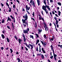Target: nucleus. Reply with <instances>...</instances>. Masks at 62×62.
I'll list each match as a JSON object with an SVG mask.
<instances>
[{
    "mask_svg": "<svg viewBox=\"0 0 62 62\" xmlns=\"http://www.w3.org/2000/svg\"><path fill=\"white\" fill-rule=\"evenodd\" d=\"M42 9L45 10L46 14H48V12L47 11V9H46V8L45 6H44V5H43L42 7Z\"/></svg>",
    "mask_w": 62,
    "mask_h": 62,
    "instance_id": "1",
    "label": "nucleus"
},
{
    "mask_svg": "<svg viewBox=\"0 0 62 62\" xmlns=\"http://www.w3.org/2000/svg\"><path fill=\"white\" fill-rule=\"evenodd\" d=\"M23 18H25V19L26 20V21H27V19H28V16L27 15V14H25V16H23Z\"/></svg>",
    "mask_w": 62,
    "mask_h": 62,
    "instance_id": "2",
    "label": "nucleus"
},
{
    "mask_svg": "<svg viewBox=\"0 0 62 62\" xmlns=\"http://www.w3.org/2000/svg\"><path fill=\"white\" fill-rule=\"evenodd\" d=\"M29 45L31 47V50H32L33 49V46L34 47H35V44H33V45L30 44H29Z\"/></svg>",
    "mask_w": 62,
    "mask_h": 62,
    "instance_id": "3",
    "label": "nucleus"
},
{
    "mask_svg": "<svg viewBox=\"0 0 62 62\" xmlns=\"http://www.w3.org/2000/svg\"><path fill=\"white\" fill-rule=\"evenodd\" d=\"M26 20L25 19L24 20L23 19H22V21L23 22V23H25V24H26Z\"/></svg>",
    "mask_w": 62,
    "mask_h": 62,
    "instance_id": "4",
    "label": "nucleus"
},
{
    "mask_svg": "<svg viewBox=\"0 0 62 62\" xmlns=\"http://www.w3.org/2000/svg\"><path fill=\"white\" fill-rule=\"evenodd\" d=\"M38 33L39 34H40V32L42 31V30H40V29H38Z\"/></svg>",
    "mask_w": 62,
    "mask_h": 62,
    "instance_id": "5",
    "label": "nucleus"
},
{
    "mask_svg": "<svg viewBox=\"0 0 62 62\" xmlns=\"http://www.w3.org/2000/svg\"><path fill=\"white\" fill-rule=\"evenodd\" d=\"M45 7H46V8H47V9L49 10V11H51V9H50V8H50V7H49V6H48L47 5V6H46Z\"/></svg>",
    "mask_w": 62,
    "mask_h": 62,
    "instance_id": "6",
    "label": "nucleus"
},
{
    "mask_svg": "<svg viewBox=\"0 0 62 62\" xmlns=\"http://www.w3.org/2000/svg\"><path fill=\"white\" fill-rule=\"evenodd\" d=\"M8 21H11V19H10V18L9 17V16H8V19H7V22H8Z\"/></svg>",
    "mask_w": 62,
    "mask_h": 62,
    "instance_id": "7",
    "label": "nucleus"
},
{
    "mask_svg": "<svg viewBox=\"0 0 62 62\" xmlns=\"http://www.w3.org/2000/svg\"><path fill=\"white\" fill-rule=\"evenodd\" d=\"M53 54H54V57H56V56H57V55L56 54H54V51H53Z\"/></svg>",
    "mask_w": 62,
    "mask_h": 62,
    "instance_id": "8",
    "label": "nucleus"
},
{
    "mask_svg": "<svg viewBox=\"0 0 62 62\" xmlns=\"http://www.w3.org/2000/svg\"><path fill=\"white\" fill-rule=\"evenodd\" d=\"M42 50L43 52V53H45V54L46 53L45 50H44V49L43 48H42Z\"/></svg>",
    "mask_w": 62,
    "mask_h": 62,
    "instance_id": "9",
    "label": "nucleus"
},
{
    "mask_svg": "<svg viewBox=\"0 0 62 62\" xmlns=\"http://www.w3.org/2000/svg\"><path fill=\"white\" fill-rule=\"evenodd\" d=\"M50 47H51V50H52V51H53V52H54V50H53V49H54V47H53V46L52 45H51L50 46Z\"/></svg>",
    "mask_w": 62,
    "mask_h": 62,
    "instance_id": "10",
    "label": "nucleus"
},
{
    "mask_svg": "<svg viewBox=\"0 0 62 62\" xmlns=\"http://www.w3.org/2000/svg\"><path fill=\"white\" fill-rule=\"evenodd\" d=\"M23 33H27V34H28V31H26L25 30H24L23 31Z\"/></svg>",
    "mask_w": 62,
    "mask_h": 62,
    "instance_id": "11",
    "label": "nucleus"
},
{
    "mask_svg": "<svg viewBox=\"0 0 62 62\" xmlns=\"http://www.w3.org/2000/svg\"><path fill=\"white\" fill-rule=\"evenodd\" d=\"M44 3L45 4V7H46L48 5H46V1H45V0H44Z\"/></svg>",
    "mask_w": 62,
    "mask_h": 62,
    "instance_id": "12",
    "label": "nucleus"
},
{
    "mask_svg": "<svg viewBox=\"0 0 62 62\" xmlns=\"http://www.w3.org/2000/svg\"><path fill=\"white\" fill-rule=\"evenodd\" d=\"M37 1L38 3V6H39V4H40V2L39 0H37Z\"/></svg>",
    "mask_w": 62,
    "mask_h": 62,
    "instance_id": "13",
    "label": "nucleus"
},
{
    "mask_svg": "<svg viewBox=\"0 0 62 62\" xmlns=\"http://www.w3.org/2000/svg\"><path fill=\"white\" fill-rule=\"evenodd\" d=\"M18 40L20 44H21V41H22V40L20 39H18Z\"/></svg>",
    "mask_w": 62,
    "mask_h": 62,
    "instance_id": "14",
    "label": "nucleus"
},
{
    "mask_svg": "<svg viewBox=\"0 0 62 62\" xmlns=\"http://www.w3.org/2000/svg\"><path fill=\"white\" fill-rule=\"evenodd\" d=\"M44 24L45 25V26H44V28H45V27H47V25H46V24L45 23V22H44Z\"/></svg>",
    "mask_w": 62,
    "mask_h": 62,
    "instance_id": "15",
    "label": "nucleus"
},
{
    "mask_svg": "<svg viewBox=\"0 0 62 62\" xmlns=\"http://www.w3.org/2000/svg\"><path fill=\"white\" fill-rule=\"evenodd\" d=\"M58 20H56V24H58Z\"/></svg>",
    "mask_w": 62,
    "mask_h": 62,
    "instance_id": "16",
    "label": "nucleus"
},
{
    "mask_svg": "<svg viewBox=\"0 0 62 62\" xmlns=\"http://www.w3.org/2000/svg\"><path fill=\"white\" fill-rule=\"evenodd\" d=\"M7 39L8 42H9V39L8 38H7Z\"/></svg>",
    "mask_w": 62,
    "mask_h": 62,
    "instance_id": "17",
    "label": "nucleus"
},
{
    "mask_svg": "<svg viewBox=\"0 0 62 62\" xmlns=\"http://www.w3.org/2000/svg\"><path fill=\"white\" fill-rule=\"evenodd\" d=\"M1 36L2 37V39H4L5 38V36H4V35L3 34H2L1 35Z\"/></svg>",
    "mask_w": 62,
    "mask_h": 62,
    "instance_id": "18",
    "label": "nucleus"
},
{
    "mask_svg": "<svg viewBox=\"0 0 62 62\" xmlns=\"http://www.w3.org/2000/svg\"><path fill=\"white\" fill-rule=\"evenodd\" d=\"M57 4H58V5L60 6H61V3L60 2H58Z\"/></svg>",
    "mask_w": 62,
    "mask_h": 62,
    "instance_id": "19",
    "label": "nucleus"
},
{
    "mask_svg": "<svg viewBox=\"0 0 62 62\" xmlns=\"http://www.w3.org/2000/svg\"><path fill=\"white\" fill-rule=\"evenodd\" d=\"M41 56L42 57V59H44V55H41Z\"/></svg>",
    "mask_w": 62,
    "mask_h": 62,
    "instance_id": "20",
    "label": "nucleus"
},
{
    "mask_svg": "<svg viewBox=\"0 0 62 62\" xmlns=\"http://www.w3.org/2000/svg\"><path fill=\"white\" fill-rule=\"evenodd\" d=\"M30 38H32V39H34V37H33V36L31 35H30Z\"/></svg>",
    "mask_w": 62,
    "mask_h": 62,
    "instance_id": "21",
    "label": "nucleus"
},
{
    "mask_svg": "<svg viewBox=\"0 0 62 62\" xmlns=\"http://www.w3.org/2000/svg\"><path fill=\"white\" fill-rule=\"evenodd\" d=\"M17 59L18 60V62H20V58H17Z\"/></svg>",
    "mask_w": 62,
    "mask_h": 62,
    "instance_id": "22",
    "label": "nucleus"
},
{
    "mask_svg": "<svg viewBox=\"0 0 62 62\" xmlns=\"http://www.w3.org/2000/svg\"><path fill=\"white\" fill-rule=\"evenodd\" d=\"M58 15L59 16H60V14H61V12H60V11H58Z\"/></svg>",
    "mask_w": 62,
    "mask_h": 62,
    "instance_id": "23",
    "label": "nucleus"
},
{
    "mask_svg": "<svg viewBox=\"0 0 62 62\" xmlns=\"http://www.w3.org/2000/svg\"><path fill=\"white\" fill-rule=\"evenodd\" d=\"M5 23V20H4L3 19L1 22V23Z\"/></svg>",
    "mask_w": 62,
    "mask_h": 62,
    "instance_id": "24",
    "label": "nucleus"
},
{
    "mask_svg": "<svg viewBox=\"0 0 62 62\" xmlns=\"http://www.w3.org/2000/svg\"><path fill=\"white\" fill-rule=\"evenodd\" d=\"M33 6L34 7H35V2H34V1H33Z\"/></svg>",
    "mask_w": 62,
    "mask_h": 62,
    "instance_id": "25",
    "label": "nucleus"
},
{
    "mask_svg": "<svg viewBox=\"0 0 62 62\" xmlns=\"http://www.w3.org/2000/svg\"><path fill=\"white\" fill-rule=\"evenodd\" d=\"M27 47H28L29 48V49H30V46L29 45H27L26 46Z\"/></svg>",
    "mask_w": 62,
    "mask_h": 62,
    "instance_id": "26",
    "label": "nucleus"
},
{
    "mask_svg": "<svg viewBox=\"0 0 62 62\" xmlns=\"http://www.w3.org/2000/svg\"><path fill=\"white\" fill-rule=\"evenodd\" d=\"M45 30H46V31H47L48 30V27H46V28H45Z\"/></svg>",
    "mask_w": 62,
    "mask_h": 62,
    "instance_id": "27",
    "label": "nucleus"
},
{
    "mask_svg": "<svg viewBox=\"0 0 62 62\" xmlns=\"http://www.w3.org/2000/svg\"><path fill=\"white\" fill-rule=\"evenodd\" d=\"M9 10H8L9 12H11V8H9Z\"/></svg>",
    "mask_w": 62,
    "mask_h": 62,
    "instance_id": "28",
    "label": "nucleus"
},
{
    "mask_svg": "<svg viewBox=\"0 0 62 62\" xmlns=\"http://www.w3.org/2000/svg\"><path fill=\"white\" fill-rule=\"evenodd\" d=\"M23 40L24 42H25L26 41V39H25V37L23 38Z\"/></svg>",
    "mask_w": 62,
    "mask_h": 62,
    "instance_id": "29",
    "label": "nucleus"
},
{
    "mask_svg": "<svg viewBox=\"0 0 62 62\" xmlns=\"http://www.w3.org/2000/svg\"><path fill=\"white\" fill-rule=\"evenodd\" d=\"M30 9V7H29L27 9H26V10H29Z\"/></svg>",
    "mask_w": 62,
    "mask_h": 62,
    "instance_id": "30",
    "label": "nucleus"
},
{
    "mask_svg": "<svg viewBox=\"0 0 62 62\" xmlns=\"http://www.w3.org/2000/svg\"><path fill=\"white\" fill-rule=\"evenodd\" d=\"M37 26V23H35V27L36 28Z\"/></svg>",
    "mask_w": 62,
    "mask_h": 62,
    "instance_id": "31",
    "label": "nucleus"
},
{
    "mask_svg": "<svg viewBox=\"0 0 62 62\" xmlns=\"http://www.w3.org/2000/svg\"><path fill=\"white\" fill-rule=\"evenodd\" d=\"M10 51H11V53H12V52H13V51H12V49H10Z\"/></svg>",
    "mask_w": 62,
    "mask_h": 62,
    "instance_id": "32",
    "label": "nucleus"
},
{
    "mask_svg": "<svg viewBox=\"0 0 62 62\" xmlns=\"http://www.w3.org/2000/svg\"><path fill=\"white\" fill-rule=\"evenodd\" d=\"M14 37L16 39H18V38L16 36H15Z\"/></svg>",
    "mask_w": 62,
    "mask_h": 62,
    "instance_id": "33",
    "label": "nucleus"
},
{
    "mask_svg": "<svg viewBox=\"0 0 62 62\" xmlns=\"http://www.w3.org/2000/svg\"><path fill=\"white\" fill-rule=\"evenodd\" d=\"M35 35L37 36V37H38V38H39V35H38V34H35Z\"/></svg>",
    "mask_w": 62,
    "mask_h": 62,
    "instance_id": "34",
    "label": "nucleus"
},
{
    "mask_svg": "<svg viewBox=\"0 0 62 62\" xmlns=\"http://www.w3.org/2000/svg\"><path fill=\"white\" fill-rule=\"evenodd\" d=\"M10 16L12 19H14V17L12 16Z\"/></svg>",
    "mask_w": 62,
    "mask_h": 62,
    "instance_id": "35",
    "label": "nucleus"
},
{
    "mask_svg": "<svg viewBox=\"0 0 62 62\" xmlns=\"http://www.w3.org/2000/svg\"><path fill=\"white\" fill-rule=\"evenodd\" d=\"M50 3H52V2L53 3L54 2V1H53V0H50Z\"/></svg>",
    "mask_w": 62,
    "mask_h": 62,
    "instance_id": "36",
    "label": "nucleus"
},
{
    "mask_svg": "<svg viewBox=\"0 0 62 62\" xmlns=\"http://www.w3.org/2000/svg\"><path fill=\"white\" fill-rule=\"evenodd\" d=\"M54 19H55V20H56H56H57V18L55 17H54Z\"/></svg>",
    "mask_w": 62,
    "mask_h": 62,
    "instance_id": "37",
    "label": "nucleus"
},
{
    "mask_svg": "<svg viewBox=\"0 0 62 62\" xmlns=\"http://www.w3.org/2000/svg\"><path fill=\"white\" fill-rule=\"evenodd\" d=\"M36 50L37 51H39V50H38V47H37V48H36Z\"/></svg>",
    "mask_w": 62,
    "mask_h": 62,
    "instance_id": "38",
    "label": "nucleus"
},
{
    "mask_svg": "<svg viewBox=\"0 0 62 62\" xmlns=\"http://www.w3.org/2000/svg\"><path fill=\"white\" fill-rule=\"evenodd\" d=\"M6 4L7 5V6H8V7H9V5H8V3L7 2L6 3Z\"/></svg>",
    "mask_w": 62,
    "mask_h": 62,
    "instance_id": "39",
    "label": "nucleus"
},
{
    "mask_svg": "<svg viewBox=\"0 0 62 62\" xmlns=\"http://www.w3.org/2000/svg\"><path fill=\"white\" fill-rule=\"evenodd\" d=\"M33 3V0H31L30 1V3Z\"/></svg>",
    "mask_w": 62,
    "mask_h": 62,
    "instance_id": "40",
    "label": "nucleus"
},
{
    "mask_svg": "<svg viewBox=\"0 0 62 62\" xmlns=\"http://www.w3.org/2000/svg\"><path fill=\"white\" fill-rule=\"evenodd\" d=\"M44 38H45V39H46V37L45 35H44Z\"/></svg>",
    "mask_w": 62,
    "mask_h": 62,
    "instance_id": "41",
    "label": "nucleus"
},
{
    "mask_svg": "<svg viewBox=\"0 0 62 62\" xmlns=\"http://www.w3.org/2000/svg\"><path fill=\"white\" fill-rule=\"evenodd\" d=\"M22 36H23V38H25V36H24V35L23 34Z\"/></svg>",
    "mask_w": 62,
    "mask_h": 62,
    "instance_id": "42",
    "label": "nucleus"
},
{
    "mask_svg": "<svg viewBox=\"0 0 62 62\" xmlns=\"http://www.w3.org/2000/svg\"><path fill=\"white\" fill-rule=\"evenodd\" d=\"M51 40L52 41H53V40H54V38H51Z\"/></svg>",
    "mask_w": 62,
    "mask_h": 62,
    "instance_id": "43",
    "label": "nucleus"
},
{
    "mask_svg": "<svg viewBox=\"0 0 62 62\" xmlns=\"http://www.w3.org/2000/svg\"><path fill=\"white\" fill-rule=\"evenodd\" d=\"M27 31H29V28H28V29H27L26 30Z\"/></svg>",
    "mask_w": 62,
    "mask_h": 62,
    "instance_id": "44",
    "label": "nucleus"
},
{
    "mask_svg": "<svg viewBox=\"0 0 62 62\" xmlns=\"http://www.w3.org/2000/svg\"><path fill=\"white\" fill-rule=\"evenodd\" d=\"M50 58L51 59H52L53 58V56L52 55V56L50 57Z\"/></svg>",
    "mask_w": 62,
    "mask_h": 62,
    "instance_id": "45",
    "label": "nucleus"
},
{
    "mask_svg": "<svg viewBox=\"0 0 62 62\" xmlns=\"http://www.w3.org/2000/svg\"><path fill=\"white\" fill-rule=\"evenodd\" d=\"M1 5L2 7H3V6H4V5L2 3H1Z\"/></svg>",
    "mask_w": 62,
    "mask_h": 62,
    "instance_id": "46",
    "label": "nucleus"
},
{
    "mask_svg": "<svg viewBox=\"0 0 62 62\" xmlns=\"http://www.w3.org/2000/svg\"><path fill=\"white\" fill-rule=\"evenodd\" d=\"M15 7H16V6L15 5H14L13 6V8H15Z\"/></svg>",
    "mask_w": 62,
    "mask_h": 62,
    "instance_id": "47",
    "label": "nucleus"
},
{
    "mask_svg": "<svg viewBox=\"0 0 62 62\" xmlns=\"http://www.w3.org/2000/svg\"><path fill=\"white\" fill-rule=\"evenodd\" d=\"M56 57H54V60H55V61H56V59H56Z\"/></svg>",
    "mask_w": 62,
    "mask_h": 62,
    "instance_id": "48",
    "label": "nucleus"
},
{
    "mask_svg": "<svg viewBox=\"0 0 62 62\" xmlns=\"http://www.w3.org/2000/svg\"><path fill=\"white\" fill-rule=\"evenodd\" d=\"M39 39L37 41V42L39 43Z\"/></svg>",
    "mask_w": 62,
    "mask_h": 62,
    "instance_id": "49",
    "label": "nucleus"
},
{
    "mask_svg": "<svg viewBox=\"0 0 62 62\" xmlns=\"http://www.w3.org/2000/svg\"><path fill=\"white\" fill-rule=\"evenodd\" d=\"M14 19V23H15V18H14L13 19Z\"/></svg>",
    "mask_w": 62,
    "mask_h": 62,
    "instance_id": "50",
    "label": "nucleus"
},
{
    "mask_svg": "<svg viewBox=\"0 0 62 62\" xmlns=\"http://www.w3.org/2000/svg\"><path fill=\"white\" fill-rule=\"evenodd\" d=\"M32 14V15L33 16V17H34V12H33V14Z\"/></svg>",
    "mask_w": 62,
    "mask_h": 62,
    "instance_id": "51",
    "label": "nucleus"
},
{
    "mask_svg": "<svg viewBox=\"0 0 62 62\" xmlns=\"http://www.w3.org/2000/svg\"><path fill=\"white\" fill-rule=\"evenodd\" d=\"M27 13H28V14H30V13H29V12H28V10H27Z\"/></svg>",
    "mask_w": 62,
    "mask_h": 62,
    "instance_id": "52",
    "label": "nucleus"
},
{
    "mask_svg": "<svg viewBox=\"0 0 62 62\" xmlns=\"http://www.w3.org/2000/svg\"><path fill=\"white\" fill-rule=\"evenodd\" d=\"M26 50V51H28V49L26 47H25Z\"/></svg>",
    "mask_w": 62,
    "mask_h": 62,
    "instance_id": "53",
    "label": "nucleus"
},
{
    "mask_svg": "<svg viewBox=\"0 0 62 62\" xmlns=\"http://www.w3.org/2000/svg\"><path fill=\"white\" fill-rule=\"evenodd\" d=\"M1 49L2 50H3L4 49V47H1Z\"/></svg>",
    "mask_w": 62,
    "mask_h": 62,
    "instance_id": "54",
    "label": "nucleus"
},
{
    "mask_svg": "<svg viewBox=\"0 0 62 62\" xmlns=\"http://www.w3.org/2000/svg\"><path fill=\"white\" fill-rule=\"evenodd\" d=\"M24 44H25L26 45V46H27V43H24Z\"/></svg>",
    "mask_w": 62,
    "mask_h": 62,
    "instance_id": "55",
    "label": "nucleus"
},
{
    "mask_svg": "<svg viewBox=\"0 0 62 62\" xmlns=\"http://www.w3.org/2000/svg\"><path fill=\"white\" fill-rule=\"evenodd\" d=\"M26 25H27V26H28V23H27V22H26Z\"/></svg>",
    "mask_w": 62,
    "mask_h": 62,
    "instance_id": "56",
    "label": "nucleus"
},
{
    "mask_svg": "<svg viewBox=\"0 0 62 62\" xmlns=\"http://www.w3.org/2000/svg\"><path fill=\"white\" fill-rule=\"evenodd\" d=\"M41 19H42L43 21H44V19L43 18H42V17H41Z\"/></svg>",
    "mask_w": 62,
    "mask_h": 62,
    "instance_id": "57",
    "label": "nucleus"
},
{
    "mask_svg": "<svg viewBox=\"0 0 62 62\" xmlns=\"http://www.w3.org/2000/svg\"><path fill=\"white\" fill-rule=\"evenodd\" d=\"M41 49L40 48L39 52H41Z\"/></svg>",
    "mask_w": 62,
    "mask_h": 62,
    "instance_id": "58",
    "label": "nucleus"
},
{
    "mask_svg": "<svg viewBox=\"0 0 62 62\" xmlns=\"http://www.w3.org/2000/svg\"><path fill=\"white\" fill-rule=\"evenodd\" d=\"M7 27L8 28V29H10V28L9 27V26H7Z\"/></svg>",
    "mask_w": 62,
    "mask_h": 62,
    "instance_id": "59",
    "label": "nucleus"
},
{
    "mask_svg": "<svg viewBox=\"0 0 62 62\" xmlns=\"http://www.w3.org/2000/svg\"><path fill=\"white\" fill-rule=\"evenodd\" d=\"M52 13H53V14H55L54 12V11H52Z\"/></svg>",
    "mask_w": 62,
    "mask_h": 62,
    "instance_id": "60",
    "label": "nucleus"
},
{
    "mask_svg": "<svg viewBox=\"0 0 62 62\" xmlns=\"http://www.w3.org/2000/svg\"><path fill=\"white\" fill-rule=\"evenodd\" d=\"M57 28H58L59 27V26L57 24Z\"/></svg>",
    "mask_w": 62,
    "mask_h": 62,
    "instance_id": "61",
    "label": "nucleus"
},
{
    "mask_svg": "<svg viewBox=\"0 0 62 62\" xmlns=\"http://www.w3.org/2000/svg\"><path fill=\"white\" fill-rule=\"evenodd\" d=\"M42 44H43V46L44 47H45V45H44V43Z\"/></svg>",
    "mask_w": 62,
    "mask_h": 62,
    "instance_id": "62",
    "label": "nucleus"
},
{
    "mask_svg": "<svg viewBox=\"0 0 62 62\" xmlns=\"http://www.w3.org/2000/svg\"><path fill=\"white\" fill-rule=\"evenodd\" d=\"M41 42L42 44H43L44 43L43 41H41Z\"/></svg>",
    "mask_w": 62,
    "mask_h": 62,
    "instance_id": "63",
    "label": "nucleus"
},
{
    "mask_svg": "<svg viewBox=\"0 0 62 62\" xmlns=\"http://www.w3.org/2000/svg\"><path fill=\"white\" fill-rule=\"evenodd\" d=\"M55 15L56 16H57V17H58V16H57V14H55Z\"/></svg>",
    "mask_w": 62,
    "mask_h": 62,
    "instance_id": "64",
    "label": "nucleus"
}]
</instances>
